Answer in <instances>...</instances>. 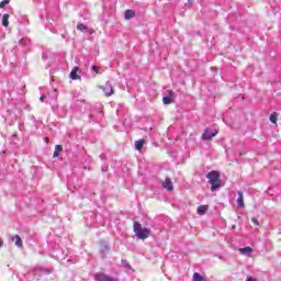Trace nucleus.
<instances>
[{
	"label": "nucleus",
	"instance_id": "f257e3e1",
	"mask_svg": "<svg viewBox=\"0 0 281 281\" xmlns=\"http://www.w3.org/2000/svg\"><path fill=\"white\" fill-rule=\"evenodd\" d=\"M206 179H209V183L211 186V192H216L223 182L221 181V173L218 171H211L206 175Z\"/></svg>",
	"mask_w": 281,
	"mask_h": 281
},
{
	"label": "nucleus",
	"instance_id": "f03ea898",
	"mask_svg": "<svg viewBox=\"0 0 281 281\" xmlns=\"http://www.w3.org/2000/svg\"><path fill=\"white\" fill-rule=\"evenodd\" d=\"M134 234H136L137 238H140V240H146V238L150 236V228L143 227L139 222H134Z\"/></svg>",
	"mask_w": 281,
	"mask_h": 281
},
{
	"label": "nucleus",
	"instance_id": "7ed1b4c3",
	"mask_svg": "<svg viewBox=\"0 0 281 281\" xmlns=\"http://www.w3.org/2000/svg\"><path fill=\"white\" fill-rule=\"evenodd\" d=\"M175 92L172 90H167L164 93L162 102L164 104H172V102H175Z\"/></svg>",
	"mask_w": 281,
	"mask_h": 281
},
{
	"label": "nucleus",
	"instance_id": "20e7f679",
	"mask_svg": "<svg viewBox=\"0 0 281 281\" xmlns=\"http://www.w3.org/2000/svg\"><path fill=\"white\" fill-rule=\"evenodd\" d=\"M102 91L104 92V95L106 98H111L115 93V90L113 89V86L111 85V81H108L105 86L101 87Z\"/></svg>",
	"mask_w": 281,
	"mask_h": 281
},
{
	"label": "nucleus",
	"instance_id": "39448f33",
	"mask_svg": "<svg viewBox=\"0 0 281 281\" xmlns=\"http://www.w3.org/2000/svg\"><path fill=\"white\" fill-rule=\"evenodd\" d=\"M218 132H212V131H210V130H205L204 131V133L202 134V139H204V140H210V139H212L213 137H216V134H217Z\"/></svg>",
	"mask_w": 281,
	"mask_h": 281
},
{
	"label": "nucleus",
	"instance_id": "423d86ee",
	"mask_svg": "<svg viewBox=\"0 0 281 281\" xmlns=\"http://www.w3.org/2000/svg\"><path fill=\"white\" fill-rule=\"evenodd\" d=\"M78 72H80V68L78 66H75L70 72L71 80H81L82 77H80Z\"/></svg>",
	"mask_w": 281,
	"mask_h": 281
},
{
	"label": "nucleus",
	"instance_id": "0eeeda50",
	"mask_svg": "<svg viewBox=\"0 0 281 281\" xmlns=\"http://www.w3.org/2000/svg\"><path fill=\"white\" fill-rule=\"evenodd\" d=\"M162 188H165V190H168V192H172V190H175V186H172V180H170V178H166L165 182L162 183Z\"/></svg>",
	"mask_w": 281,
	"mask_h": 281
},
{
	"label": "nucleus",
	"instance_id": "6e6552de",
	"mask_svg": "<svg viewBox=\"0 0 281 281\" xmlns=\"http://www.w3.org/2000/svg\"><path fill=\"white\" fill-rule=\"evenodd\" d=\"M11 240L12 241L15 240V247H19L20 249H22V247H23V239H21V236H19V235L11 236Z\"/></svg>",
	"mask_w": 281,
	"mask_h": 281
},
{
	"label": "nucleus",
	"instance_id": "1a4fd4ad",
	"mask_svg": "<svg viewBox=\"0 0 281 281\" xmlns=\"http://www.w3.org/2000/svg\"><path fill=\"white\" fill-rule=\"evenodd\" d=\"M238 199H237V205L238 207H245V198L240 191L237 192Z\"/></svg>",
	"mask_w": 281,
	"mask_h": 281
},
{
	"label": "nucleus",
	"instance_id": "9d476101",
	"mask_svg": "<svg viewBox=\"0 0 281 281\" xmlns=\"http://www.w3.org/2000/svg\"><path fill=\"white\" fill-rule=\"evenodd\" d=\"M125 21H131V19H135V11L134 10H126L124 13Z\"/></svg>",
	"mask_w": 281,
	"mask_h": 281
},
{
	"label": "nucleus",
	"instance_id": "9b49d317",
	"mask_svg": "<svg viewBox=\"0 0 281 281\" xmlns=\"http://www.w3.org/2000/svg\"><path fill=\"white\" fill-rule=\"evenodd\" d=\"M239 252H241L244 256H247L249 254H252L254 249L251 247L239 248Z\"/></svg>",
	"mask_w": 281,
	"mask_h": 281
},
{
	"label": "nucleus",
	"instance_id": "f8f14e48",
	"mask_svg": "<svg viewBox=\"0 0 281 281\" xmlns=\"http://www.w3.org/2000/svg\"><path fill=\"white\" fill-rule=\"evenodd\" d=\"M144 144H146V140H144V139L136 140L135 142L136 150H142V148H144Z\"/></svg>",
	"mask_w": 281,
	"mask_h": 281
},
{
	"label": "nucleus",
	"instance_id": "ddd939ff",
	"mask_svg": "<svg viewBox=\"0 0 281 281\" xmlns=\"http://www.w3.org/2000/svg\"><path fill=\"white\" fill-rule=\"evenodd\" d=\"M63 151V145H56L53 157H58V154Z\"/></svg>",
	"mask_w": 281,
	"mask_h": 281
},
{
	"label": "nucleus",
	"instance_id": "4468645a",
	"mask_svg": "<svg viewBox=\"0 0 281 281\" xmlns=\"http://www.w3.org/2000/svg\"><path fill=\"white\" fill-rule=\"evenodd\" d=\"M206 212H207L206 205H201L198 207V214H200L201 216H203V214H205Z\"/></svg>",
	"mask_w": 281,
	"mask_h": 281
},
{
	"label": "nucleus",
	"instance_id": "2eb2a0df",
	"mask_svg": "<svg viewBox=\"0 0 281 281\" xmlns=\"http://www.w3.org/2000/svg\"><path fill=\"white\" fill-rule=\"evenodd\" d=\"M193 281H205V278L201 276L199 272L193 274Z\"/></svg>",
	"mask_w": 281,
	"mask_h": 281
},
{
	"label": "nucleus",
	"instance_id": "dca6fc26",
	"mask_svg": "<svg viewBox=\"0 0 281 281\" xmlns=\"http://www.w3.org/2000/svg\"><path fill=\"white\" fill-rule=\"evenodd\" d=\"M270 122L272 124H278V113L274 112L270 115Z\"/></svg>",
	"mask_w": 281,
	"mask_h": 281
},
{
	"label": "nucleus",
	"instance_id": "f3484780",
	"mask_svg": "<svg viewBox=\"0 0 281 281\" xmlns=\"http://www.w3.org/2000/svg\"><path fill=\"white\" fill-rule=\"evenodd\" d=\"M8 19H10V15H9V14H4V15L2 16V25H3L4 27H8V25H9Z\"/></svg>",
	"mask_w": 281,
	"mask_h": 281
},
{
	"label": "nucleus",
	"instance_id": "a211bd4d",
	"mask_svg": "<svg viewBox=\"0 0 281 281\" xmlns=\"http://www.w3.org/2000/svg\"><path fill=\"white\" fill-rule=\"evenodd\" d=\"M77 30H79V32H87V25L82 24V23H79L77 25Z\"/></svg>",
	"mask_w": 281,
	"mask_h": 281
},
{
	"label": "nucleus",
	"instance_id": "6ab92c4d",
	"mask_svg": "<svg viewBox=\"0 0 281 281\" xmlns=\"http://www.w3.org/2000/svg\"><path fill=\"white\" fill-rule=\"evenodd\" d=\"M8 3H10V0H3L0 2V8L3 9L5 8V5H8Z\"/></svg>",
	"mask_w": 281,
	"mask_h": 281
},
{
	"label": "nucleus",
	"instance_id": "aec40b11",
	"mask_svg": "<svg viewBox=\"0 0 281 281\" xmlns=\"http://www.w3.org/2000/svg\"><path fill=\"white\" fill-rule=\"evenodd\" d=\"M251 222L254 223V225H260V223L258 222V218H256V217H252L251 218Z\"/></svg>",
	"mask_w": 281,
	"mask_h": 281
},
{
	"label": "nucleus",
	"instance_id": "412c9836",
	"mask_svg": "<svg viewBox=\"0 0 281 281\" xmlns=\"http://www.w3.org/2000/svg\"><path fill=\"white\" fill-rule=\"evenodd\" d=\"M98 69H100L98 66H92V71H95V74H98Z\"/></svg>",
	"mask_w": 281,
	"mask_h": 281
},
{
	"label": "nucleus",
	"instance_id": "4be33fe9",
	"mask_svg": "<svg viewBox=\"0 0 281 281\" xmlns=\"http://www.w3.org/2000/svg\"><path fill=\"white\" fill-rule=\"evenodd\" d=\"M45 98H46L45 94H42V95L40 97V101H41V102H45Z\"/></svg>",
	"mask_w": 281,
	"mask_h": 281
},
{
	"label": "nucleus",
	"instance_id": "5701e85b",
	"mask_svg": "<svg viewBox=\"0 0 281 281\" xmlns=\"http://www.w3.org/2000/svg\"><path fill=\"white\" fill-rule=\"evenodd\" d=\"M246 281H258V280H256V279H254L251 277H247Z\"/></svg>",
	"mask_w": 281,
	"mask_h": 281
},
{
	"label": "nucleus",
	"instance_id": "b1692460",
	"mask_svg": "<svg viewBox=\"0 0 281 281\" xmlns=\"http://www.w3.org/2000/svg\"><path fill=\"white\" fill-rule=\"evenodd\" d=\"M3 247V239L0 238V248Z\"/></svg>",
	"mask_w": 281,
	"mask_h": 281
},
{
	"label": "nucleus",
	"instance_id": "393cba45",
	"mask_svg": "<svg viewBox=\"0 0 281 281\" xmlns=\"http://www.w3.org/2000/svg\"><path fill=\"white\" fill-rule=\"evenodd\" d=\"M125 267H126L127 269H131V265H128V263H125Z\"/></svg>",
	"mask_w": 281,
	"mask_h": 281
},
{
	"label": "nucleus",
	"instance_id": "a878e982",
	"mask_svg": "<svg viewBox=\"0 0 281 281\" xmlns=\"http://www.w3.org/2000/svg\"><path fill=\"white\" fill-rule=\"evenodd\" d=\"M48 143H49V138L46 137V144H48Z\"/></svg>",
	"mask_w": 281,
	"mask_h": 281
},
{
	"label": "nucleus",
	"instance_id": "bb28decb",
	"mask_svg": "<svg viewBox=\"0 0 281 281\" xmlns=\"http://www.w3.org/2000/svg\"><path fill=\"white\" fill-rule=\"evenodd\" d=\"M89 34H93V31H89Z\"/></svg>",
	"mask_w": 281,
	"mask_h": 281
}]
</instances>
